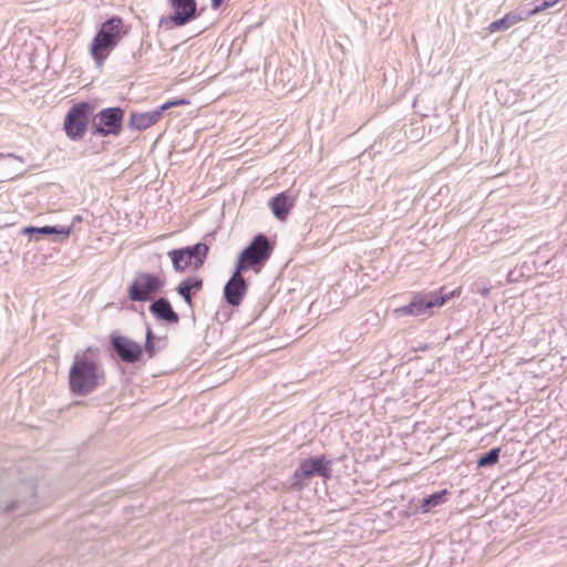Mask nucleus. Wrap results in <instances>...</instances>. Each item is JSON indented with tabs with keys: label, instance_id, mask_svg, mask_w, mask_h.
<instances>
[{
	"label": "nucleus",
	"instance_id": "4",
	"mask_svg": "<svg viewBox=\"0 0 567 567\" xmlns=\"http://www.w3.org/2000/svg\"><path fill=\"white\" fill-rule=\"evenodd\" d=\"M272 252V246L267 236L258 234L251 243L239 254L236 267L239 271H247L255 266L264 265Z\"/></svg>",
	"mask_w": 567,
	"mask_h": 567
},
{
	"label": "nucleus",
	"instance_id": "14",
	"mask_svg": "<svg viewBox=\"0 0 567 567\" xmlns=\"http://www.w3.org/2000/svg\"><path fill=\"white\" fill-rule=\"evenodd\" d=\"M150 311L155 318L168 323H178L179 321L177 312L174 311L171 302L166 298L154 300L150 306Z\"/></svg>",
	"mask_w": 567,
	"mask_h": 567
},
{
	"label": "nucleus",
	"instance_id": "21",
	"mask_svg": "<svg viewBox=\"0 0 567 567\" xmlns=\"http://www.w3.org/2000/svg\"><path fill=\"white\" fill-rule=\"evenodd\" d=\"M447 491L443 489L441 492L433 493L423 498L421 508L424 513L430 512L432 508L443 504L446 499Z\"/></svg>",
	"mask_w": 567,
	"mask_h": 567
},
{
	"label": "nucleus",
	"instance_id": "17",
	"mask_svg": "<svg viewBox=\"0 0 567 567\" xmlns=\"http://www.w3.org/2000/svg\"><path fill=\"white\" fill-rule=\"evenodd\" d=\"M526 19H528L527 13L526 14H522V13H519L517 11H511V12L506 13L503 18H501L498 20H495L492 23H489L487 30L491 33L498 32V31H506L511 27H513L516 23H518L520 21H524Z\"/></svg>",
	"mask_w": 567,
	"mask_h": 567
},
{
	"label": "nucleus",
	"instance_id": "1",
	"mask_svg": "<svg viewBox=\"0 0 567 567\" xmlns=\"http://www.w3.org/2000/svg\"><path fill=\"white\" fill-rule=\"evenodd\" d=\"M84 352H76L69 370L70 391L79 396H85L94 392L105 382V372L96 360Z\"/></svg>",
	"mask_w": 567,
	"mask_h": 567
},
{
	"label": "nucleus",
	"instance_id": "13",
	"mask_svg": "<svg viewBox=\"0 0 567 567\" xmlns=\"http://www.w3.org/2000/svg\"><path fill=\"white\" fill-rule=\"evenodd\" d=\"M174 10L169 20L176 25L182 27L196 17L197 3L195 0H171Z\"/></svg>",
	"mask_w": 567,
	"mask_h": 567
},
{
	"label": "nucleus",
	"instance_id": "20",
	"mask_svg": "<svg viewBox=\"0 0 567 567\" xmlns=\"http://www.w3.org/2000/svg\"><path fill=\"white\" fill-rule=\"evenodd\" d=\"M166 346V339L155 337L151 327L146 329V341H145V352L148 358H153L156 355L158 351L164 349Z\"/></svg>",
	"mask_w": 567,
	"mask_h": 567
},
{
	"label": "nucleus",
	"instance_id": "8",
	"mask_svg": "<svg viewBox=\"0 0 567 567\" xmlns=\"http://www.w3.org/2000/svg\"><path fill=\"white\" fill-rule=\"evenodd\" d=\"M453 295L454 292L443 293V289L439 291L420 292L413 297L409 305L398 308L395 312L401 316H420L427 309L444 305Z\"/></svg>",
	"mask_w": 567,
	"mask_h": 567
},
{
	"label": "nucleus",
	"instance_id": "26",
	"mask_svg": "<svg viewBox=\"0 0 567 567\" xmlns=\"http://www.w3.org/2000/svg\"><path fill=\"white\" fill-rule=\"evenodd\" d=\"M17 508H19V503H18V502H14V503H12L10 506H8L7 511H8V512H11V511H14V509H17Z\"/></svg>",
	"mask_w": 567,
	"mask_h": 567
},
{
	"label": "nucleus",
	"instance_id": "7",
	"mask_svg": "<svg viewBox=\"0 0 567 567\" xmlns=\"http://www.w3.org/2000/svg\"><path fill=\"white\" fill-rule=\"evenodd\" d=\"M163 287L164 281L158 276L150 272H136L127 289V296L132 301H147Z\"/></svg>",
	"mask_w": 567,
	"mask_h": 567
},
{
	"label": "nucleus",
	"instance_id": "16",
	"mask_svg": "<svg viewBox=\"0 0 567 567\" xmlns=\"http://www.w3.org/2000/svg\"><path fill=\"white\" fill-rule=\"evenodd\" d=\"M269 206L275 217L284 221L293 207V202L286 193H280L270 199Z\"/></svg>",
	"mask_w": 567,
	"mask_h": 567
},
{
	"label": "nucleus",
	"instance_id": "22",
	"mask_svg": "<svg viewBox=\"0 0 567 567\" xmlns=\"http://www.w3.org/2000/svg\"><path fill=\"white\" fill-rule=\"evenodd\" d=\"M501 449L494 447L477 460L478 467H488L498 462Z\"/></svg>",
	"mask_w": 567,
	"mask_h": 567
},
{
	"label": "nucleus",
	"instance_id": "19",
	"mask_svg": "<svg viewBox=\"0 0 567 567\" xmlns=\"http://www.w3.org/2000/svg\"><path fill=\"white\" fill-rule=\"evenodd\" d=\"M0 161H3V164L0 167L2 169L0 182L13 179L14 177H18L22 174L21 171L13 168L10 164L11 161H18L23 164L24 159L21 156L11 153H0Z\"/></svg>",
	"mask_w": 567,
	"mask_h": 567
},
{
	"label": "nucleus",
	"instance_id": "2",
	"mask_svg": "<svg viewBox=\"0 0 567 567\" xmlns=\"http://www.w3.org/2000/svg\"><path fill=\"white\" fill-rule=\"evenodd\" d=\"M123 21L118 17L107 19L101 25L91 43V55L99 66H101L110 52L116 47L121 39Z\"/></svg>",
	"mask_w": 567,
	"mask_h": 567
},
{
	"label": "nucleus",
	"instance_id": "3",
	"mask_svg": "<svg viewBox=\"0 0 567 567\" xmlns=\"http://www.w3.org/2000/svg\"><path fill=\"white\" fill-rule=\"evenodd\" d=\"M315 476L331 477V461L324 455L301 461L290 478V489L302 491L307 486L308 481Z\"/></svg>",
	"mask_w": 567,
	"mask_h": 567
},
{
	"label": "nucleus",
	"instance_id": "10",
	"mask_svg": "<svg viewBox=\"0 0 567 567\" xmlns=\"http://www.w3.org/2000/svg\"><path fill=\"white\" fill-rule=\"evenodd\" d=\"M185 100L168 101L159 107L148 112H132L128 121V126L133 130L144 131L152 125L156 124L163 115V112L172 106L186 104Z\"/></svg>",
	"mask_w": 567,
	"mask_h": 567
},
{
	"label": "nucleus",
	"instance_id": "5",
	"mask_svg": "<svg viewBox=\"0 0 567 567\" xmlns=\"http://www.w3.org/2000/svg\"><path fill=\"white\" fill-rule=\"evenodd\" d=\"M209 248L205 243H197L193 246L173 249L168 251V257L175 271H184L187 267L193 266L199 269L207 258Z\"/></svg>",
	"mask_w": 567,
	"mask_h": 567
},
{
	"label": "nucleus",
	"instance_id": "18",
	"mask_svg": "<svg viewBox=\"0 0 567 567\" xmlns=\"http://www.w3.org/2000/svg\"><path fill=\"white\" fill-rule=\"evenodd\" d=\"M22 233L29 236L30 239L38 240L40 235H62L64 238H68L71 233V228L58 227V226H43V227H33L29 226L23 228Z\"/></svg>",
	"mask_w": 567,
	"mask_h": 567
},
{
	"label": "nucleus",
	"instance_id": "24",
	"mask_svg": "<svg viewBox=\"0 0 567 567\" xmlns=\"http://www.w3.org/2000/svg\"><path fill=\"white\" fill-rule=\"evenodd\" d=\"M473 290L484 297H487L489 295L491 289L480 282L474 284Z\"/></svg>",
	"mask_w": 567,
	"mask_h": 567
},
{
	"label": "nucleus",
	"instance_id": "15",
	"mask_svg": "<svg viewBox=\"0 0 567 567\" xmlns=\"http://www.w3.org/2000/svg\"><path fill=\"white\" fill-rule=\"evenodd\" d=\"M203 284L204 281L199 277H188L178 284L176 291L187 306L193 308V293L199 291L203 288Z\"/></svg>",
	"mask_w": 567,
	"mask_h": 567
},
{
	"label": "nucleus",
	"instance_id": "12",
	"mask_svg": "<svg viewBox=\"0 0 567 567\" xmlns=\"http://www.w3.org/2000/svg\"><path fill=\"white\" fill-rule=\"evenodd\" d=\"M243 272L244 271H239L238 267H236L233 276L224 287V297L227 303L233 307H238L241 303L248 289Z\"/></svg>",
	"mask_w": 567,
	"mask_h": 567
},
{
	"label": "nucleus",
	"instance_id": "11",
	"mask_svg": "<svg viewBox=\"0 0 567 567\" xmlns=\"http://www.w3.org/2000/svg\"><path fill=\"white\" fill-rule=\"evenodd\" d=\"M111 344L118 358L126 363H135L143 354L140 343L118 334L111 336Z\"/></svg>",
	"mask_w": 567,
	"mask_h": 567
},
{
	"label": "nucleus",
	"instance_id": "25",
	"mask_svg": "<svg viewBox=\"0 0 567 567\" xmlns=\"http://www.w3.org/2000/svg\"><path fill=\"white\" fill-rule=\"evenodd\" d=\"M223 2L224 0H212V8L217 10L223 4Z\"/></svg>",
	"mask_w": 567,
	"mask_h": 567
},
{
	"label": "nucleus",
	"instance_id": "9",
	"mask_svg": "<svg viewBox=\"0 0 567 567\" xmlns=\"http://www.w3.org/2000/svg\"><path fill=\"white\" fill-rule=\"evenodd\" d=\"M90 110V103L80 102L74 104L66 113L63 127L66 136L72 141H79L85 135Z\"/></svg>",
	"mask_w": 567,
	"mask_h": 567
},
{
	"label": "nucleus",
	"instance_id": "23",
	"mask_svg": "<svg viewBox=\"0 0 567 567\" xmlns=\"http://www.w3.org/2000/svg\"><path fill=\"white\" fill-rule=\"evenodd\" d=\"M558 1L559 0H536V6L527 13L528 18L554 7Z\"/></svg>",
	"mask_w": 567,
	"mask_h": 567
},
{
	"label": "nucleus",
	"instance_id": "6",
	"mask_svg": "<svg viewBox=\"0 0 567 567\" xmlns=\"http://www.w3.org/2000/svg\"><path fill=\"white\" fill-rule=\"evenodd\" d=\"M124 110L120 106L101 110L94 117L92 134L100 136H118L122 132Z\"/></svg>",
	"mask_w": 567,
	"mask_h": 567
},
{
	"label": "nucleus",
	"instance_id": "27",
	"mask_svg": "<svg viewBox=\"0 0 567 567\" xmlns=\"http://www.w3.org/2000/svg\"><path fill=\"white\" fill-rule=\"evenodd\" d=\"M74 220L80 221V220H81V217H80V216H75V217H74Z\"/></svg>",
	"mask_w": 567,
	"mask_h": 567
}]
</instances>
